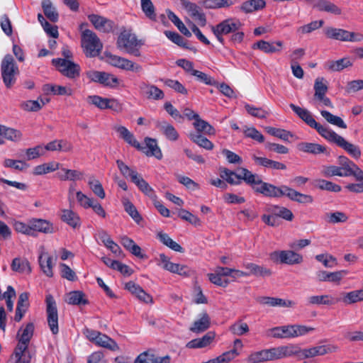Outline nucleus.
I'll return each instance as SVG.
<instances>
[{
  "label": "nucleus",
  "instance_id": "58",
  "mask_svg": "<svg viewBox=\"0 0 363 363\" xmlns=\"http://www.w3.org/2000/svg\"><path fill=\"white\" fill-rule=\"evenodd\" d=\"M245 267L250 269V273L255 276L269 277L272 274L271 269L254 263H247L245 264Z\"/></svg>",
  "mask_w": 363,
  "mask_h": 363
},
{
  "label": "nucleus",
  "instance_id": "29",
  "mask_svg": "<svg viewBox=\"0 0 363 363\" xmlns=\"http://www.w3.org/2000/svg\"><path fill=\"white\" fill-rule=\"evenodd\" d=\"M156 128H158L165 137L172 141H175L179 138V133L174 126L165 121H157Z\"/></svg>",
  "mask_w": 363,
  "mask_h": 363
},
{
  "label": "nucleus",
  "instance_id": "32",
  "mask_svg": "<svg viewBox=\"0 0 363 363\" xmlns=\"http://www.w3.org/2000/svg\"><path fill=\"white\" fill-rule=\"evenodd\" d=\"M93 343L111 351H118L120 350L119 346L115 340L101 332L100 335H97V338Z\"/></svg>",
  "mask_w": 363,
  "mask_h": 363
},
{
  "label": "nucleus",
  "instance_id": "55",
  "mask_svg": "<svg viewBox=\"0 0 363 363\" xmlns=\"http://www.w3.org/2000/svg\"><path fill=\"white\" fill-rule=\"evenodd\" d=\"M42 7L44 14L50 21L54 23L58 21L59 14L55 9L52 7V3L50 0L43 1L42 3Z\"/></svg>",
  "mask_w": 363,
  "mask_h": 363
},
{
  "label": "nucleus",
  "instance_id": "35",
  "mask_svg": "<svg viewBox=\"0 0 363 363\" xmlns=\"http://www.w3.org/2000/svg\"><path fill=\"white\" fill-rule=\"evenodd\" d=\"M61 219L63 222L73 228L80 227L81 220L77 213L72 210L64 209L62 211Z\"/></svg>",
  "mask_w": 363,
  "mask_h": 363
},
{
  "label": "nucleus",
  "instance_id": "43",
  "mask_svg": "<svg viewBox=\"0 0 363 363\" xmlns=\"http://www.w3.org/2000/svg\"><path fill=\"white\" fill-rule=\"evenodd\" d=\"M340 301V298H333L329 295L312 296L308 298L310 304L334 305Z\"/></svg>",
  "mask_w": 363,
  "mask_h": 363
},
{
  "label": "nucleus",
  "instance_id": "13",
  "mask_svg": "<svg viewBox=\"0 0 363 363\" xmlns=\"http://www.w3.org/2000/svg\"><path fill=\"white\" fill-rule=\"evenodd\" d=\"M238 171L239 173H236L227 168H223L220 170V177L223 179L225 180L230 184L239 185L241 184L242 180L247 184V181L245 178L248 177L247 173H250V174L252 173L244 167L239 168Z\"/></svg>",
  "mask_w": 363,
  "mask_h": 363
},
{
  "label": "nucleus",
  "instance_id": "22",
  "mask_svg": "<svg viewBox=\"0 0 363 363\" xmlns=\"http://www.w3.org/2000/svg\"><path fill=\"white\" fill-rule=\"evenodd\" d=\"M125 289L135 295L139 300L146 303L152 302V296L147 294L138 284L132 281L125 284Z\"/></svg>",
  "mask_w": 363,
  "mask_h": 363
},
{
  "label": "nucleus",
  "instance_id": "27",
  "mask_svg": "<svg viewBox=\"0 0 363 363\" xmlns=\"http://www.w3.org/2000/svg\"><path fill=\"white\" fill-rule=\"evenodd\" d=\"M21 138V131L0 124V145L4 143V138L11 141H18Z\"/></svg>",
  "mask_w": 363,
  "mask_h": 363
},
{
  "label": "nucleus",
  "instance_id": "7",
  "mask_svg": "<svg viewBox=\"0 0 363 363\" xmlns=\"http://www.w3.org/2000/svg\"><path fill=\"white\" fill-rule=\"evenodd\" d=\"M290 108L293 111L308 125L311 128H314L316 131L323 137L325 138L327 134L329 133L330 129L328 127H325L316 122L313 118L311 113L306 108H301L294 104H289Z\"/></svg>",
  "mask_w": 363,
  "mask_h": 363
},
{
  "label": "nucleus",
  "instance_id": "17",
  "mask_svg": "<svg viewBox=\"0 0 363 363\" xmlns=\"http://www.w3.org/2000/svg\"><path fill=\"white\" fill-rule=\"evenodd\" d=\"M30 227L31 230L33 231L31 236L33 237L37 236L36 232H40L46 234L54 233V227L52 223L44 219L34 218L31 220Z\"/></svg>",
  "mask_w": 363,
  "mask_h": 363
},
{
  "label": "nucleus",
  "instance_id": "50",
  "mask_svg": "<svg viewBox=\"0 0 363 363\" xmlns=\"http://www.w3.org/2000/svg\"><path fill=\"white\" fill-rule=\"evenodd\" d=\"M43 90L47 93L50 92L55 95L59 96H71L72 93V91L70 88L49 84L44 85Z\"/></svg>",
  "mask_w": 363,
  "mask_h": 363
},
{
  "label": "nucleus",
  "instance_id": "31",
  "mask_svg": "<svg viewBox=\"0 0 363 363\" xmlns=\"http://www.w3.org/2000/svg\"><path fill=\"white\" fill-rule=\"evenodd\" d=\"M252 159L256 163V164L262 166L266 168L277 170H284L286 169V166L284 164L268 159L267 157H257L256 155H253Z\"/></svg>",
  "mask_w": 363,
  "mask_h": 363
},
{
  "label": "nucleus",
  "instance_id": "23",
  "mask_svg": "<svg viewBox=\"0 0 363 363\" xmlns=\"http://www.w3.org/2000/svg\"><path fill=\"white\" fill-rule=\"evenodd\" d=\"M28 298L29 293L28 292H23L19 295L14 317L16 322H19L26 313L29 307Z\"/></svg>",
  "mask_w": 363,
  "mask_h": 363
},
{
  "label": "nucleus",
  "instance_id": "60",
  "mask_svg": "<svg viewBox=\"0 0 363 363\" xmlns=\"http://www.w3.org/2000/svg\"><path fill=\"white\" fill-rule=\"evenodd\" d=\"M342 301L346 304H352L363 301V289L355 290L345 294Z\"/></svg>",
  "mask_w": 363,
  "mask_h": 363
},
{
  "label": "nucleus",
  "instance_id": "34",
  "mask_svg": "<svg viewBox=\"0 0 363 363\" xmlns=\"http://www.w3.org/2000/svg\"><path fill=\"white\" fill-rule=\"evenodd\" d=\"M298 148L300 151L313 155L328 154L326 147L318 143H301L298 145Z\"/></svg>",
  "mask_w": 363,
  "mask_h": 363
},
{
  "label": "nucleus",
  "instance_id": "4",
  "mask_svg": "<svg viewBox=\"0 0 363 363\" xmlns=\"http://www.w3.org/2000/svg\"><path fill=\"white\" fill-rule=\"evenodd\" d=\"M82 46L86 57H94L99 55L103 45L96 34L86 29L82 34Z\"/></svg>",
  "mask_w": 363,
  "mask_h": 363
},
{
  "label": "nucleus",
  "instance_id": "46",
  "mask_svg": "<svg viewBox=\"0 0 363 363\" xmlns=\"http://www.w3.org/2000/svg\"><path fill=\"white\" fill-rule=\"evenodd\" d=\"M157 237L162 243L172 250L179 252H182L184 251L183 247L174 241L167 233L160 232L157 233Z\"/></svg>",
  "mask_w": 363,
  "mask_h": 363
},
{
  "label": "nucleus",
  "instance_id": "51",
  "mask_svg": "<svg viewBox=\"0 0 363 363\" xmlns=\"http://www.w3.org/2000/svg\"><path fill=\"white\" fill-rule=\"evenodd\" d=\"M69 304L72 305H86L89 301L85 298V294L81 291H73L68 294Z\"/></svg>",
  "mask_w": 363,
  "mask_h": 363
},
{
  "label": "nucleus",
  "instance_id": "3",
  "mask_svg": "<svg viewBox=\"0 0 363 363\" xmlns=\"http://www.w3.org/2000/svg\"><path fill=\"white\" fill-rule=\"evenodd\" d=\"M117 47L120 50H124L127 53L135 57H140V47L143 45L141 40H138L135 34L127 30L121 32L117 39Z\"/></svg>",
  "mask_w": 363,
  "mask_h": 363
},
{
  "label": "nucleus",
  "instance_id": "61",
  "mask_svg": "<svg viewBox=\"0 0 363 363\" xmlns=\"http://www.w3.org/2000/svg\"><path fill=\"white\" fill-rule=\"evenodd\" d=\"M177 214L181 219L187 221L194 225L199 226L201 224V220L196 216H194L186 209H179Z\"/></svg>",
  "mask_w": 363,
  "mask_h": 363
},
{
  "label": "nucleus",
  "instance_id": "24",
  "mask_svg": "<svg viewBox=\"0 0 363 363\" xmlns=\"http://www.w3.org/2000/svg\"><path fill=\"white\" fill-rule=\"evenodd\" d=\"M116 130L119 133L120 138L130 145L134 147L138 150H143L145 149V147L142 146L140 143L135 138L133 134L130 133L125 127L122 125L118 126L116 128Z\"/></svg>",
  "mask_w": 363,
  "mask_h": 363
},
{
  "label": "nucleus",
  "instance_id": "38",
  "mask_svg": "<svg viewBox=\"0 0 363 363\" xmlns=\"http://www.w3.org/2000/svg\"><path fill=\"white\" fill-rule=\"evenodd\" d=\"M98 235L104 245L113 253L118 255H120L121 252L120 247L111 238L110 235L105 230H99Z\"/></svg>",
  "mask_w": 363,
  "mask_h": 363
},
{
  "label": "nucleus",
  "instance_id": "21",
  "mask_svg": "<svg viewBox=\"0 0 363 363\" xmlns=\"http://www.w3.org/2000/svg\"><path fill=\"white\" fill-rule=\"evenodd\" d=\"M347 274V272L345 270H340L334 272H328L322 270L317 272L316 277L318 281L338 283Z\"/></svg>",
  "mask_w": 363,
  "mask_h": 363
},
{
  "label": "nucleus",
  "instance_id": "15",
  "mask_svg": "<svg viewBox=\"0 0 363 363\" xmlns=\"http://www.w3.org/2000/svg\"><path fill=\"white\" fill-rule=\"evenodd\" d=\"M298 346L293 344L269 349L270 361L290 357L297 354Z\"/></svg>",
  "mask_w": 363,
  "mask_h": 363
},
{
  "label": "nucleus",
  "instance_id": "37",
  "mask_svg": "<svg viewBox=\"0 0 363 363\" xmlns=\"http://www.w3.org/2000/svg\"><path fill=\"white\" fill-rule=\"evenodd\" d=\"M215 337V333L208 332L201 338H196L189 341L186 347L189 348H202L208 345Z\"/></svg>",
  "mask_w": 363,
  "mask_h": 363
},
{
  "label": "nucleus",
  "instance_id": "48",
  "mask_svg": "<svg viewBox=\"0 0 363 363\" xmlns=\"http://www.w3.org/2000/svg\"><path fill=\"white\" fill-rule=\"evenodd\" d=\"M326 35L329 38L349 41L348 36H352V34H349V31L344 29L330 28L326 30Z\"/></svg>",
  "mask_w": 363,
  "mask_h": 363
},
{
  "label": "nucleus",
  "instance_id": "30",
  "mask_svg": "<svg viewBox=\"0 0 363 363\" xmlns=\"http://www.w3.org/2000/svg\"><path fill=\"white\" fill-rule=\"evenodd\" d=\"M352 62L348 57H343L338 60H329L325 63L324 67L331 72H340L345 68L351 67Z\"/></svg>",
  "mask_w": 363,
  "mask_h": 363
},
{
  "label": "nucleus",
  "instance_id": "8",
  "mask_svg": "<svg viewBox=\"0 0 363 363\" xmlns=\"http://www.w3.org/2000/svg\"><path fill=\"white\" fill-rule=\"evenodd\" d=\"M325 139L342 147L352 157L356 160L359 159L361 156V150L359 146L347 142L343 137L339 135L331 129L325 136Z\"/></svg>",
  "mask_w": 363,
  "mask_h": 363
},
{
  "label": "nucleus",
  "instance_id": "16",
  "mask_svg": "<svg viewBox=\"0 0 363 363\" xmlns=\"http://www.w3.org/2000/svg\"><path fill=\"white\" fill-rule=\"evenodd\" d=\"M88 19L101 32L108 33L113 30L114 23L111 20L97 14H89Z\"/></svg>",
  "mask_w": 363,
  "mask_h": 363
},
{
  "label": "nucleus",
  "instance_id": "1",
  "mask_svg": "<svg viewBox=\"0 0 363 363\" xmlns=\"http://www.w3.org/2000/svg\"><path fill=\"white\" fill-rule=\"evenodd\" d=\"M34 328V324L29 323L23 329L21 328L18 330L17 335L19 336L18 342L12 354V358L15 359L14 363H30L33 357L35 356V351L29 347Z\"/></svg>",
  "mask_w": 363,
  "mask_h": 363
},
{
  "label": "nucleus",
  "instance_id": "18",
  "mask_svg": "<svg viewBox=\"0 0 363 363\" xmlns=\"http://www.w3.org/2000/svg\"><path fill=\"white\" fill-rule=\"evenodd\" d=\"M169 355L158 357L153 352L146 351L140 353L134 360V363H170Z\"/></svg>",
  "mask_w": 363,
  "mask_h": 363
},
{
  "label": "nucleus",
  "instance_id": "14",
  "mask_svg": "<svg viewBox=\"0 0 363 363\" xmlns=\"http://www.w3.org/2000/svg\"><path fill=\"white\" fill-rule=\"evenodd\" d=\"M337 350L338 347L335 345H320L303 350H301L298 347L299 351H298L296 355L307 359L332 353L336 352Z\"/></svg>",
  "mask_w": 363,
  "mask_h": 363
},
{
  "label": "nucleus",
  "instance_id": "12",
  "mask_svg": "<svg viewBox=\"0 0 363 363\" xmlns=\"http://www.w3.org/2000/svg\"><path fill=\"white\" fill-rule=\"evenodd\" d=\"M90 82H96L105 86L115 87L118 84V79L114 75L96 70H89L85 73Z\"/></svg>",
  "mask_w": 363,
  "mask_h": 363
},
{
  "label": "nucleus",
  "instance_id": "53",
  "mask_svg": "<svg viewBox=\"0 0 363 363\" xmlns=\"http://www.w3.org/2000/svg\"><path fill=\"white\" fill-rule=\"evenodd\" d=\"M358 183L348 184L345 188L352 193L360 194L363 192V170L357 171L353 176Z\"/></svg>",
  "mask_w": 363,
  "mask_h": 363
},
{
  "label": "nucleus",
  "instance_id": "59",
  "mask_svg": "<svg viewBox=\"0 0 363 363\" xmlns=\"http://www.w3.org/2000/svg\"><path fill=\"white\" fill-rule=\"evenodd\" d=\"M271 212L274 213L275 216H277L278 219L279 218H281L291 221L294 217L291 210L283 206H274L271 209Z\"/></svg>",
  "mask_w": 363,
  "mask_h": 363
},
{
  "label": "nucleus",
  "instance_id": "63",
  "mask_svg": "<svg viewBox=\"0 0 363 363\" xmlns=\"http://www.w3.org/2000/svg\"><path fill=\"white\" fill-rule=\"evenodd\" d=\"M326 221L329 223H345L347 220V216L340 211H336L334 213H328L325 214Z\"/></svg>",
  "mask_w": 363,
  "mask_h": 363
},
{
  "label": "nucleus",
  "instance_id": "9",
  "mask_svg": "<svg viewBox=\"0 0 363 363\" xmlns=\"http://www.w3.org/2000/svg\"><path fill=\"white\" fill-rule=\"evenodd\" d=\"M269 257L274 263L289 265L301 264L303 259L301 254L294 250H277L270 253Z\"/></svg>",
  "mask_w": 363,
  "mask_h": 363
},
{
  "label": "nucleus",
  "instance_id": "64",
  "mask_svg": "<svg viewBox=\"0 0 363 363\" xmlns=\"http://www.w3.org/2000/svg\"><path fill=\"white\" fill-rule=\"evenodd\" d=\"M141 8L145 16L152 21H156V13L150 0H141Z\"/></svg>",
  "mask_w": 363,
  "mask_h": 363
},
{
  "label": "nucleus",
  "instance_id": "57",
  "mask_svg": "<svg viewBox=\"0 0 363 363\" xmlns=\"http://www.w3.org/2000/svg\"><path fill=\"white\" fill-rule=\"evenodd\" d=\"M265 130L269 135L277 137L284 141H289V138L293 136L292 133L288 130L271 126L266 127Z\"/></svg>",
  "mask_w": 363,
  "mask_h": 363
},
{
  "label": "nucleus",
  "instance_id": "10",
  "mask_svg": "<svg viewBox=\"0 0 363 363\" xmlns=\"http://www.w3.org/2000/svg\"><path fill=\"white\" fill-rule=\"evenodd\" d=\"M52 63L59 72L69 79H75L79 77L80 66L69 60L56 58L52 60Z\"/></svg>",
  "mask_w": 363,
  "mask_h": 363
},
{
  "label": "nucleus",
  "instance_id": "26",
  "mask_svg": "<svg viewBox=\"0 0 363 363\" xmlns=\"http://www.w3.org/2000/svg\"><path fill=\"white\" fill-rule=\"evenodd\" d=\"M145 150H141L144 152L147 156H154L157 159H161L162 157V154L160 148L158 147L157 140L155 139L146 137L145 138Z\"/></svg>",
  "mask_w": 363,
  "mask_h": 363
},
{
  "label": "nucleus",
  "instance_id": "44",
  "mask_svg": "<svg viewBox=\"0 0 363 363\" xmlns=\"http://www.w3.org/2000/svg\"><path fill=\"white\" fill-rule=\"evenodd\" d=\"M39 264L43 273L49 277L53 276L52 272V257L45 254H42L38 258Z\"/></svg>",
  "mask_w": 363,
  "mask_h": 363
},
{
  "label": "nucleus",
  "instance_id": "54",
  "mask_svg": "<svg viewBox=\"0 0 363 363\" xmlns=\"http://www.w3.org/2000/svg\"><path fill=\"white\" fill-rule=\"evenodd\" d=\"M314 99H316L318 98L323 99L327 91H328V85L325 83V80L323 77H318L315 80L314 83Z\"/></svg>",
  "mask_w": 363,
  "mask_h": 363
},
{
  "label": "nucleus",
  "instance_id": "41",
  "mask_svg": "<svg viewBox=\"0 0 363 363\" xmlns=\"http://www.w3.org/2000/svg\"><path fill=\"white\" fill-rule=\"evenodd\" d=\"M133 184L142 191L145 195L149 196L152 199H157L154 189L149 185V184L143 178L140 174L137 179L133 181Z\"/></svg>",
  "mask_w": 363,
  "mask_h": 363
},
{
  "label": "nucleus",
  "instance_id": "42",
  "mask_svg": "<svg viewBox=\"0 0 363 363\" xmlns=\"http://www.w3.org/2000/svg\"><path fill=\"white\" fill-rule=\"evenodd\" d=\"M193 125L196 130V133H199L200 134L203 133L209 135L216 134L215 128L207 121L201 119L200 116L193 123Z\"/></svg>",
  "mask_w": 363,
  "mask_h": 363
},
{
  "label": "nucleus",
  "instance_id": "47",
  "mask_svg": "<svg viewBox=\"0 0 363 363\" xmlns=\"http://www.w3.org/2000/svg\"><path fill=\"white\" fill-rule=\"evenodd\" d=\"M168 18L174 24L179 30L185 36L189 38L191 36V33L187 29L183 22L171 10H167Z\"/></svg>",
  "mask_w": 363,
  "mask_h": 363
},
{
  "label": "nucleus",
  "instance_id": "5",
  "mask_svg": "<svg viewBox=\"0 0 363 363\" xmlns=\"http://www.w3.org/2000/svg\"><path fill=\"white\" fill-rule=\"evenodd\" d=\"M1 71L6 87L11 88L16 83V76L19 72L12 55H6L4 56L1 65Z\"/></svg>",
  "mask_w": 363,
  "mask_h": 363
},
{
  "label": "nucleus",
  "instance_id": "36",
  "mask_svg": "<svg viewBox=\"0 0 363 363\" xmlns=\"http://www.w3.org/2000/svg\"><path fill=\"white\" fill-rule=\"evenodd\" d=\"M11 269L14 272L28 274L31 272V267L27 259L16 257L11 264Z\"/></svg>",
  "mask_w": 363,
  "mask_h": 363
},
{
  "label": "nucleus",
  "instance_id": "39",
  "mask_svg": "<svg viewBox=\"0 0 363 363\" xmlns=\"http://www.w3.org/2000/svg\"><path fill=\"white\" fill-rule=\"evenodd\" d=\"M292 325L277 326L269 330L274 338H294Z\"/></svg>",
  "mask_w": 363,
  "mask_h": 363
},
{
  "label": "nucleus",
  "instance_id": "56",
  "mask_svg": "<svg viewBox=\"0 0 363 363\" xmlns=\"http://www.w3.org/2000/svg\"><path fill=\"white\" fill-rule=\"evenodd\" d=\"M320 114L328 123L341 128H347L346 123L340 117L335 116L325 110L321 111Z\"/></svg>",
  "mask_w": 363,
  "mask_h": 363
},
{
  "label": "nucleus",
  "instance_id": "52",
  "mask_svg": "<svg viewBox=\"0 0 363 363\" xmlns=\"http://www.w3.org/2000/svg\"><path fill=\"white\" fill-rule=\"evenodd\" d=\"M60 163L50 162L38 165L34 167L33 174L35 175H42L49 172H52L59 169Z\"/></svg>",
  "mask_w": 363,
  "mask_h": 363
},
{
  "label": "nucleus",
  "instance_id": "40",
  "mask_svg": "<svg viewBox=\"0 0 363 363\" xmlns=\"http://www.w3.org/2000/svg\"><path fill=\"white\" fill-rule=\"evenodd\" d=\"M189 138L193 143L207 150H211L214 147L213 143L199 133H190Z\"/></svg>",
  "mask_w": 363,
  "mask_h": 363
},
{
  "label": "nucleus",
  "instance_id": "20",
  "mask_svg": "<svg viewBox=\"0 0 363 363\" xmlns=\"http://www.w3.org/2000/svg\"><path fill=\"white\" fill-rule=\"evenodd\" d=\"M283 43L281 41H277L275 43H269L263 40H259L252 45V48L255 50L258 49L262 52L269 54L279 52L282 48Z\"/></svg>",
  "mask_w": 363,
  "mask_h": 363
},
{
  "label": "nucleus",
  "instance_id": "19",
  "mask_svg": "<svg viewBox=\"0 0 363 363\" xmlns=\"http://www.w3.org/2000/svg\"><path fill=\"white\" fill-rule=\"evenodd\" d=\"M338 163L340 164L338 167L341 169L345 177L354 176L357 171L362 170L354 162L345 156H340Z\"/></svg>",
  "mask_w": 363,
  "mask_h": 363
},
{
  "label": "nucleus",
  "instance_id": "11",
  "mask_svg": "<svg viewBox=\"0 0 363 363\" xmlns=\"http://www.w3.org/2000/svg\"><path fill=\"white\" fill-rule=\"evenodd\" d=\"M47 320L49 328L53 335L59 332L58 314L56 302L51 294L45 297Z\"/></svg>",
  "mask_w": 363,
  "mask_h": 363
},
{
  "label": "nucleus",
  "instance_id": "28",
  "mask_svg": "<svg viewBox=\"0 0 363 363\" xmlns=\"http://www.w3.org/2000/svg\"><path fill=\"white\" fill-rule=\"evenodd\" d=\"M211 325V319L208 314L204 311L200 314V318L195 320L189 330L195 333H199L206 330Z\"/></svg>",
  "mask_w": 363,
  "mask_h": 363
},
{
  "label": "nucleus",
  "instance_id": "33",
  "mask_svg": "<svg viewBox=\"0 0 363 363\" xmlns=\"http://www.w3.org/2000/svg\"><path fill=\"white\" fill-rule=\"evenodd\" d=\"M266 6L264 0H247L240 6V10L245 13H250L263 9Z\"/></svg>",
  "mask_w": 363,
  "mask_h": 363
},
{
  "label": "nucleus",
  "instance_id": "45",
  "mask_svg": "<svg viewBox=\"0 0 363 363\" xmlns=\"http://www.w3.org/2000/svg\"><path fill=\"white\" fill-rule=\"evenodd\" d=\"M117 167L121 174L125 178H129L132 182L135 180L140 174L136 170L131 169L125 164L122 160H116Z\"/></svg>",
  "mask_w": 363,
  "mask_h": 363
},
{
  "label": "nucleus",
  "instance_id": "6",
  "mask_svg": "<svg viewBox=\"0 0 363 363\" xmlns=\"http://www.w3.org/2000/svg\"><path fill=\"white\" fill-rule=\"evenodd\" d=\"M241 26L242 23L238 19L228 18L212 26L211 30L218 40L224 45L225 40L223 36L239 30Z\"/></svg>",
  "mask_w": 363,
  "mask_h": 363
},
{
  "label": "nucleus",
  "instance_id": "2",
  "mask_svg": "<svg viewBox=\"0 0 363 363\" xmlns=\"http://www.w3.org/2000/svg\"><path fill=\"white\" fill-rule=\"evenodd\" d=\"M248 174V177L245 179L247 181V184L250 185L253 191L257 194H262L267 197L279 198L285 196V189L287 188L286 185L276 186L272 184L263 182L257 174Z\"/></svg>",
  "mask_w": 363,
  "mask_h": 363
},
{
  "label": "nucleus",
  "instance_id": "62",
  "mask_svg": "<svg viewBox=\"0 0 363 363\" xmlns=\"http://www.w3.org/2000/svg\"><path fill=\"white\" fill-rule=\"evenodd\" d=\"M318 9L320 11H325L335 15H340L341 13V9L338 6L327 0H321Z\"/></svg>",
  "mask_w": 363,
  "mask_h": 363
},
{
  "label": "nucleus",
  "instance_id": "49",
  "mask_svg": "<svg viewBox=\"0 0 363 363\" xmlns=\"http://www.w3.org/2000/svg\"><path fill=\"white\" fill-rule=\"evenodd\" d=\"M313 185L321 190H325L331 192H340L342 189L340 185L321 179H315L313 182Z\"/></svg>",
  "mask_w": 363,
  "mask_h": 363
},
{
  "label": "nucleus",
  "instance_id": "25",
  "mask_svg": "<svg viewBox=\"0 0 363 363\" xmlns=\"http://www.w3.org/2000/svg\"><path fill=\"white\" fill-rule=\"evenodd\" d=\"M284 189H285L286 191L285 196L293 201L305 204L311 203L313 201V198L311 195L301 194L289 186Z\"/></svg>",
  "mask_w": 363,
  "mask_h": 363
}]
</instances>
